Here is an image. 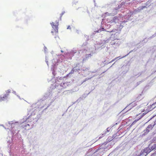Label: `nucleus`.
I'll return each instance as SVG.
<instances>
[{
	"label": "nucleus",
	"instance_id": "nucleus-1",
	"mask_svg": "<svg viewBox=\"0 0 156 156\" xmlns=\"http://www.w3.org/2000/svg\"><path fill=\"white\" fill-rule=\"evenodd\" d=\"M65 12H62L60 15H57L55 17V22H52L50 24L53 28V30L51 32L52 35L55 36V38H56L58 37V26L59 22L61 20V17L64 14Z\"/></svg>",
	"mask_w": 156,
	"mask_h": 156
},
{
	"label": "nucleus",
	"instance_id": "nucleus-2",
	"mask_svg": "<svg viewBox=\"0 0 156 156\" xmlns=\"http://www.w3.org/2000/svg\"><path fill=\"white\" fill-rule=\"evenodd\" d=\"M155 150H156V144H153L151 146H149L147 148L142 150L140 153V155H141L142 154L144 153H147V154L151 151Z\"/></svg>",
	"mask_w": 156,
	"mask_h": 156
},
{
	"label": "nucleus",
	"instance_id": "nucleus-3",
	"mask_svg": "<svg viewBox=\"0 0 156 156\" xmlns=\"http://www.w3.org/2000/svg\"><path fill=\"white\" fill-rule=\"evenodd\" d=\"M32 123L28 119L26 120L25 122H22L21 127L25 130H28L31 129V126Z\"/></svg>",
	"mask_w": 156,
	"mask_h": 156
},
{
	"label": "nucleus",
	"instance_id": "nucleus-4",
	"mask_svg": "<svg viewBox=\"0 0 156 156\" xmlns=\"http://www.w3.org/2000/svg\"><path fill=\"white\" fill-rule=\"evenodd\" d=\"M119 39H115L113 41L110 42L111 44L112 45H115L116 46L119 45V42L118 41Z\"/></svg>",
	"mask_w": 156,
	"mask_h": 156
},
{
	"label": "nucleus",
	"instance_id": "nucleus-5",
	"mask_svg": "<svg viewBox=\"0 0 156 156\" xmlns=\"http://www.w3.org/2000/svg\"><path fill=\"white\" fill-rule=\"evenodd\" d=\"M145 114L146 113H143V114L141 115H140V114H139V115H136L137 116H139L138 117L137 119L135 120L133 122V124H135V123L136 122L138 121L139 120L141 119Z\"/></svg>",
	"mask_w": 156,
	"mask_h": 156
},
{
	"label": "nucleus",
	"instance_id": "nucleus-6",
	"mask_svg": "<svg viewBox=\"0 0 156 156\" xmlns=\"http://www.w3.org/2000/svg\"><path fill=\"white\" fill-rule=\"evenodd\" d=\"M154 124L153 125H149L147 127L146 130H145V131H146V132H145V133H148L150 130H151L152 129L153 127H154Z\"/></svg>",
	"mask_w": 156,
	"mask_h": 156
},
{
	"label": "nucleus",
	"instance_id": "nucleus-7",
	"mask_svg": "<svg viewBox=\"0 0 156 156\" xmlns=\"http://www.w3.org/2000/svg\"><path fill=\"white\" fill-rule=\"evenodd\" d=\"M68 85L67 82L62 83H61L60 86L64 88H66Z\"/></svg>",
	"mask_w": 156,
	"mask_h": 156
},
{
	"label": "nucleus",
	"instance_id": "nucleus-8",
	"mask_svg": "<svg viewBox=\"0 0 156 156\" xmlns=\"http://www.w3.org/2000/svg\"><path fill=\"white\" fill-rule=\"evenodd\" d=\"M8 96V94H5L4 95L3 97L0 96V98H1V101H2L6 99L7 98Z\"/></svg>",
	"mask_w": 156,
	"mask_h": 156
},
{
	"label": "nucleus",
	"instance_id": "nucleus-9",
	"mask_svg": "<svg viewBox=\"0 0 156 156\" xmlns=\"http://www.w3.org/2000/svg\"><path fill=\"white\" fill-rule=\"evenodd\" d=\"M6 94H8V96L9 94L10 93V90H8L6 91Z\"/></svg>",
	"mask_w": 156,
	"mask_h": 156
},
{
	"label": "nucleus",
	"instance_id": "nucleus-10",
	"mask_svg": "<svg viewBox=\"0 0 156 156\" xmlns=\"http://www.w3.org/2000/svg\"><path fill=\"white\" fill-rule=\"evenodd\" d=\"M151 156H156V151L155 153L153 154Z\"/></svg>",
	"mask_w": 156,
	"mask_h": 156
},
{
	"label": "nucleus",
	"instance_id": "nucleus-11",
	"mask_svg": "<svg viewBox=\"0 0 156 156\" xmlns=\"http://www.w3.org/2000/svg\"><path fill=\"white\" fill-rule=\"evenodd\" d=\"M118 58V57H116V58H114V59H113L112 60V61L110 62H112L114 61H115L116 59H117Z\"/></svg>",
	"mask_w": 156,
	"mask_h": 156
},
{
	"label": "nucleus",
	"instance_id": "nucleus-12",
	"mask_svg": "<svg viewBox=\"0 0 156 156\" xmlns=\"http://www.w3.org/2000/svg\"><path fill=\"white\" fill-rule=\"evenodd\" d=\"M61 52H63V51H62V50H61Z\"/></svg>",
	"mask_w": 156,
	"mask_h": 156
},
{
	"label": "nucleus",
	"instance_id": "nucleus-13",
	"mask_svg": "<svg viewBox=\"0 0 156 156\" xmlns=\"http://www.w3.org/2000/svg\"><path fill=\"white\" fill-rule=\"evenodd\" d=\"M69 27H68V28H67V29H68L69 28Z\"/></svg>",
	"mask_w": 156,
	"mask_h": 156
},
{
	"label": "nucleus",
	"instance_id": "nucleus-14",
	"mask_svg": "<svg viewBox=\"0 0 156 156\" xmlns=\"http://www.w3.org/2000/svg\"><path fill=\"white\" fill-rule=\"evenodd\" d=\"M155 103H156V102L155 103H154V104H155Z\"/></svg>",
	"mask_w": 156,
	"mask_h": 156
}]
</instances>
